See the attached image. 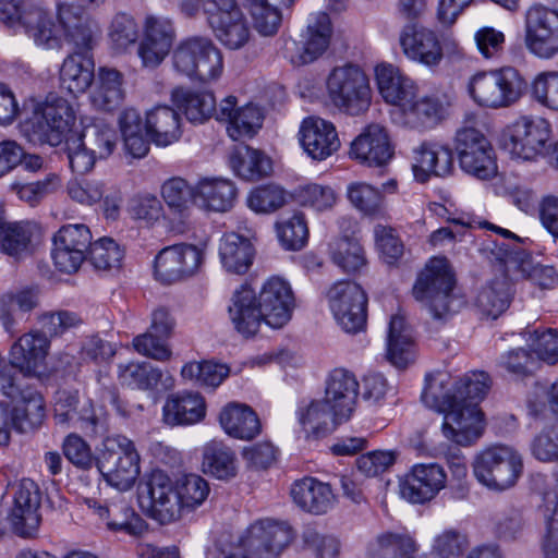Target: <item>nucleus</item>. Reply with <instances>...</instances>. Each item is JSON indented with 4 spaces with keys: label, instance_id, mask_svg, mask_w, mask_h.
I'll list each match as a JSON object with an SVG mask.
<instances>
[{
    "label": "nucleus",
    "instance_id": "1",
    "mask_svg": "<svg viewBox=\"0 0 558 558\" xmlns=\"http://www.w3.org/2000/svg\"><path fill=\"white\" fill-rule=\"evenodd\" d=\"M208 482L197 474L172 480L154 471L140 486L138 499L146 514L160 524H170L199 508L208 498Z\"/></svg>",
    "mask_w": 558,
    "mask_h": 558
},
{
    "label": "nucleus",
    "instance_id": "2",
    "mask_svg": "<svg viewBox=\"0 0 558 558\" xmlns=\"http://www.w3.org/2000/svg\"><path fill=\"white\" fill-rule=\"evenodd\" d=\"M423 402L444 413L442 435L458 446L476 442L485 429L484 414L476 403L456 400L450 391L438 393L437 385H427L422 392Z\"/></svg>",
    "mask_w": 558,
    "mask_h": 558
},
{
    "label": "nucleus",
    "instance_id": "3",
    "mask_svg": "<svg viewBox=\"0 0 558 558\" xmlns=\"http://www.w3.org/2000/svg\"><path fill=\"white\" fill-rule=\"evenodd\" d=\"M454 275L446 258H432L418 272L413 298L437 320L456 313L462 301L454 293Z\"/></svg>",
    "mask_w": 558,
    "mask_h": 558
},
{
    "label": "nucleus",
    "instance_id": "4",
    "mask_svg": "<svg viewBox=\"0 0 558 558\" xmlns=\"http://www.w3.org/2000/svg\"><path fill=\"white\" fill-rule=\"evenodd\" d=\"M526 83L512 66L480 71L468 83V93L480 107L489 109L509 108L523 96Z\"/></svg>",
    "mask_w": 558,
    "mask_h": 558
},
{
    "label": "nucleus",
    "instance_id": "5",
    "mask_svg": "<svg viewBox=\"0 0 558 558\" xmlns=\"http://www.w3.org/2000/svg\"><path fill=\"white\" fill-rule=\"evenodd\" d=\"M326 92L331 105L348 116H361L372 104L369 80L355 64L335 66L327 75Z\"/></svg>",
    "mask_w": 558,
    "mask_h": 558
},
{
    "label": "nucleus",
    "instance_id": "6",
    "mask_svg": "<svg viewBox=\"0 0 558 558\" xmlns=\"http://www.w3.org/2000/svg\"><path fill=\"white\" fill-rule=\"evenodd\" d=\"M172 64L179 74L202 83L215 82L223 72L222 52L210 38L202 36L182 40L173 50Z\"/></svg>",
    "mask_w": 558,
    "mask_h": 558
},
{
    "label": "nucleus",
    "instance_id": "7",
    "mask_svg": "<svg viewBox=\"0 0 558 558\" xmlns=\"http://www.w3.org/2000/svg\"><path fill=\"white\" fill-rule=\"evenodd\" d=\"M141 457L134 442L123 435L104 439L96 465L105 481L120 492L131 489L141 473Z\"/></svg>",
    "mask_w": 558,
    "mask_h": 558
},
{
    "label": "nucleus",
    "instance_id": "8",
    "mask_svg": "<svg viewBox=\"0 0 558 558\" xmlns=\"http://www.w3.org/2000/svg\"><path fill=\"white\" fill-rule=\"evenodd\" d=\"M294 533L286 522L263 519L251 524L222 558H278Z\"/></svg>",
    "mask_w": 558,
    "mask_h": 558
},
{
    "label": "nucleus",
    "instance_id": "9",
    "mask_svg": "<svg viewBox=\"0 0 558 558\" xmlns=\"http://www.w3.org/2000/svg\"><path fill=\"white\" fill-rule=\"evenodd\" d=\"M74 122L75 113L71 104L62 97L49 96L24 123V132L35 144L58 146L70 138L68 135Z\"/></svg>",
    "mask_w": 558,
    "mask_h": 558
},
{
    "label": "nucleus",
    "instance_id": "10",
    "mask_svg": "<svg viewBox=\"0 0 558 558\" xmlns=\"http://www.w3.org/2000/svg\"><path fill=\"white\" fill-rule=\"evenodd\" d=\"M523 471L520 453L508 446H492L476 454L473 473L486 488L504 492L515 485Z\"/></svg>",
    "mask_w": 558,
    "mask_h": 558
},
{
    "label": "nucleus",
    "instance_id": "11",
    "mask_svg": "<svg viewBox=\"0 0 558 558\" xmlns=\"http://www.w3.org/2000/svg\"><path fill=\"white\" fill-rule=\"evenodd\" d=\"M454 148L460 166L466 173L481 180H489L497 174L495 150L480 130L473 126L459 129Z\"/></svg>",
    "mask_w": 558,
    "mask_h": 558
},
{
    "label": "nucleus",
    "instance_id": "12",
    "mask_svg": "<svg viewBox=\"0 0 558 558\" xmlns=\"http://www.w3.org/2000/svg\"><path fill=\"white\" fill-rule=\"evenodd\" d=\"M205 258L204 250L189 243L163 247L154 260L155 279L163 284H172L193 277L198 272Z\"/></svg>",
    "mask_w": 558,
    "mask_h": 558
},
{
    "label": "nucleus",
    "instance_id": "13",
    "mask_svg": "<svg viewBox=\"0 0 558 558\" xmlns=\"http://www.w3.org/2000/svg\"><path fill=\"white\" fill-rule=\"evenodd\" d=\"M330 310L343 330L359 332L366 325L367 296L357 283L349 280L338 281L329 289Z\"/></svg>",
    "mask_w": 558,
    "mask_h": 558
},
{
    "label": "nucleus",
    "instance_id": "14",
    "mask_svg": "<svg viewBox=\"0 0 558 558\" xmlns=\"http://www.w3.org/2000/svg\"><path fill=\"white\" fill-rule=\"evenodd\" d=\"M525 46L541 59L558 54V11L544 5L529 9L525 17Z\"/></svg>",
    "mask_w": 558,
    "mask_h": 558
},
{
    "label": "nucleus",
    "instance_id": "15",
    "mask_svg": "<svg viewBox=\"0 0 558 558\" xmlns=\"http://www.w3.org/2000/svg\"><path fill=\"white\" fill-rule=\"evenodd\" d=\"M447 474L437 463H417L400 480V496L414 505L433 500L446 487Z\"/></svg>",
    "mask_w": 558,
    "mask_h": 558
},
{
    "label": "nucleus",
    "instance_id": "16",
    "mask_svg": "<svg viewBox=\"0 0 558 558\" xmlns=\"http://www.w3.org/2000/svg\"><path fill=\"white\" fill-rule=\"evenodd\" d=\"M13 504L7 520L14 533L23 537L33 536L40 524V493L32 480H22L13 486Z\"/></svg>",
    "mask_w": 558,
    "mask_h": 558
},
{
    "label": "nucleus",
    "instance_id": "17",
    "mask_svg": "<svg viewBox=\"0 0 558 558\" xmlns=\"http://www.w3.org/2000/svg\"><path fill=\"white\" fill-rule=\"evenodd\" d=\"M550 132V123L546 119L521 117L511 126L509 149L518 158L533 160L543 153Z\"/></svg>",
    "mask_w": 558,
    "mask_h": 558
},
{
    "label": "nucleus",
    "instance_id": "18",
    "mask_svg": "<svg viewBox=\"0 0 558 558\" xmlns=\"http://www.w3.org/2000/svg\"><path fill=\"white\" fill-rule=\"evenodd\" d=\"M175 39L173 23L162 16L149 15L144 22V37L137 54L145 68L155 69L162 63Z\"/></svg>",
    "mask_w": 558,
    "mask_h": 558
},
{
    "label": "nucleus",
    "instance_id": "19",
    "mask_svg": "<svg viewBox=\"0 0 558 558\" xmlns=\"http://www.w3.org/2000/svg\"><path fill=\"white\" fill-rule=\"evenodd\" d=\"M83 8L63 3L58 7V19L65 41L73 46V52L89 53L97 45L100 29L98 24L82 12Z\"/></svg>",
    "mask_w": 558,
    "mask_h": 558
},
{
    "label": "nucleus",
    "instance_id": "20",
    "mask_svg": "<svg viewBox=\"0 0 558 558\" xmlns=\"http://www.w3.org/2000/svg\"><path fill=\"white\" fill-rule=\"evenodd\" d=\"M53 420L63 427H77L86 435L98 433L99 420L89 400H80L77 391L61 390L56 393Z\"/></svg>",
    "mask_w": 558,
    "mask_h": 558
},
{
    "label": "nucleus",
    "instance_id": "21",
    "mask_svg": "<svg viewBox=\"0 0 558 558\" xmlns=\"http://www.w3.org/2000/svg\"><path fill=\"white\" fill-rule=\"evenodd\" d=\"M399 43L404 56L425 66H436L442 60V47L437 34L416 23H408L400 32Z\"/></svg>",
    "mask_w": 558,
    "mask_h": 558
},
{
    "label": "nucleus",
    "instance_id": "22",
    "mask_svg": "<svg viewBox=\"0 0 558 558\" xmlns=\"http://www.w3.org/2000/svg\"><path fill=\"white\" fill-rule=\"evenodd\" d=\"M257 301L265 316V324L271 328H281L290 320L294 295L290 284L282 278H269L263 284Z\"/></svg>",
    "mask_w": 558,
    "mask_h": 558
},
{
    "label": "nucleus",
    "instance_id": "23",
    "mask_svg": "<svg viewBox=\"0 0 558 558\" xmlns=\"http://www.w3.org/2000/svg\"><path fill=\"white\" fill-rule=\"evenodd\" d=\"M301 430L307 440H318L348 422L323 399L301 402L295 412Z\"/></svg>",
    "mask_w": 558,
    "mask_h": 558
},
{
    "label": "nucleus",
    "instance_id": "24",
    "mask_svg": "<svg viewBox=\"0 0 558 558\" xmlns=\"http://www.w3.org/2000/svg\"><path fill=\"white\" fill-rule=\"evenodd\" d=\"M299 135L303 149L314 160H325L340 147L335 125L318 117L304 119Z\"/></svg>",
    "mask_w": 558,
    "mask_h": 558
},
{
    "label": "nucleus",
    "instance_id": "25",
    "mask_svg": "<svg viewBox=\"0 0 558 558\" xmlns=\"http://www.w3.org/2000/svg\"><path fill=\"white\" fill-rule=\"evenodd\" d=\"M228 314L234 330L244 338L254 337L262 323H265L257 295L247 284L241 286L233 292Z\"/></svg>",
    "mask_w": 558,
    "mask_h": 558
},
{
    "label": "nucleus",
    "instance_id": "26",
    "mask_svg": "<svg viewBox=\"0 0 558 558\" xmlns=\"http://www.w3.org/2000/svg\"><path fill=\"white\" fill-rule=\"evenodd\" d=\"M263 119L259 107L248 104L239 108L234 96L222 99L217 111V120L228 122L227 132L234 141L253 137L262 128Z\"/></svg>",
    "mask_w": 558,
    "mask_h": 558
},
{
    "label": "nucleus",
    "instance_id": "27",
    "mask_svg": "<svg viewBox=\"0 0 558 558\" xmlns=\"http://www.w3.org/2000/svg\"><path fill=\"white\" fill-rule=\"evenodd\" d=\"M452 169V150L447 145L423 142L413 148L412 171L416 181L425 183L432 175L446 177Z\"/></svg>",
    "mask_w": 558,
    "mask_h": 558
},
{
    "label": "nucleus",
    "instance_id": "28",
    "mask_svg": "<svg viewBox=\"0 0 558 558\" xmlns=\"http://www.w3.org/2000/svg\"><path fill=\"white\" fill-rule=\"evenodd\" d=\"M350 157L363 165L383 166L392 157L387 130L380 124H369L352 142Z\"/></svg>",
    "mask_w": 558,
    "mask_h": 558
},
{
    "label": "nucleus",
    "instance_id": "29",
    "mask_svg": "<svg viewBox=\"0 0 558 558\" xmlns=\"http://www.w3.org/2000/svg\"><path fill=\"white\" fill-rule=\"evenodd\" d=\"M125 97L124 75L116 68L101 65L96 71L89 100L94 108L101 111L118 109Z\"/></svg>",
    "mask_w": 558,
    "mask_h": 558
},
{
    "label": "nucleus",
    "instance_id": "30",
    "mask_svg": "<svg viewBox=\"0 0 558 558\" xmlns=\"http://www.w3.org/2000/svg\"><path fill=\"white\" fill-rule=\"evenodd\" d=\"M206 416V401L198 392L182 391L168 396L162 407V421L174 426H190Z\"/></svg>",
    "mask_w": 558,
    "mask_h": 558
},
{
    "label": "nucleus",
    "instance_id": "31",
    "mask_svg": "<svg viewBox=\"0 0 558 558\" xmlns=\"http://www.w3.org/2000/svg\"><path fill=\"white\" fill-rule=\"evenodd\" d=\"M359 396V383L355 376L347 369H333L325 387L322 398L330 408L349 421L355 410Z\"/></svg>",
    "mask_w": 558,
    "mask_h": 558
},
{
    "label": "nucleus",
    "instance_id": "32",
    "mask_svg": "<svg viewBox=\"0 0 558 558\" xmlns=\"http://www.w3.org/2000/svg\"><path fill=\"white\" fill-rule=\"evenodd\" d=\"M290 495L300 509L317 515L327 513L336 504L331 486L311 476L295 481Z\"/></svg>",
    "mask_w": 558,
    "mask_h": 558
},
{
    "label": "nucleus",
    "instance_id": "33",
    "mask_svg": "<svg viewBox=\"0 0 558 558\" xmlns=\"http://www.w3.org/2000/svg\"><path fill=\"white\" fill-rule=\"evenodd\" d=\"M375 76L379 94L387 104L399 106L402 109L417 95V86L414 81L392 64H378L375 68Z\"/></svg>",
    "mask_w": 558,
    "mask_h": 558
},
{
    "label": "nucleus",
    "instance_id": "34",
    "mask_svg": "<svg viewBox=\"0 0 558 558\" xmlns=\"http://www.w3.org/2000/svg\"><path fill=\"white\" fill-rule=\"evenodd\" d=\"M332 34L329 15L317 12L311 15L302 39L298 46V54L293 62L308 64L317 60L328 48Z\"/></svg>",
    "mask_w": 558,
    "mask_h": 558
},
{
    "label": "nucleus",
    "instance_id": "35",
    "mask_svg": "<svg viewBox=\"0 0 558 558\" xmlns=\"http://www.w3.org/2000/svg\"><path fill=\"white\" fill-rule=\"evenodd\" d=\"M93 509L95 514L105 522L107 529L113 533L141 536L147 531V523L124 499L106 505L95 502Z\"/></svg>",
    "mask_w": 558,
    "mask_h": 558
},
{
    "label": "nucleus",
    "instance_id": "36",
    "mask_svg": "<svg viewBox=\"0 0 558 558\" xmlns=\"http://www.w3.org/2000/svg\"><path fill=\"white\" fill-rule=\"evenodd\" d=\"M49 344L46 333L39 330L22 335L11 347V365L24 374L36 373L48 354Z\"/></svg>",
    "mask_w": 558,
    "mask_h": 558
},
{
    "label": "nucleus",
    "instance_id": "37",
    "mask_svg": "<svg viewBox=\"0 0 558 558\" xmlns=\"http://www.w3.org/2000/svg\"><path fill=\"white\" fill-rule=\"evenodd\" d=\"M501 262L506 275L514 280L527 279L541 289H553L558 283V274L553 266L536 264L524 253L506 251Z\"/></svg>",
    "mask_w": 558,
    "mask_h": 558
},
{
    "label": "nucleus",
    "instance_id": "38",
    "mask_svg": "<svg viewBox=\"0 0 558 558\" xmlns=\"http://www.w3.org/2000/svg\"><path fill=\"white\" fill-rule=\"evenodd\" d=\"M60 86L69 94H84L93 84L95 77V61L93 54L72 52L60 68Z\"/></svg>",
    "mask_w": 558,
    "mask_h": 558
},
{
    "label": "nucleus",
    "instance_id": "39",
    "mask_svg": "<svg viewBox=\"0 0 558 558\" xmlns=\"http://www.w3.org/2000/svg\"><path fill=\"white\" fill-rule=\"evenodd\" d=\"M219 423L229 436L242 440H251L262 430L259 418L254 410L238 402H230L222 408Z\"/></svg>",
    "mask_w": 558,
    "mask_h": 558
},
{
    "label": "nucleus",
    "instance_id": "40",
    "mask_svg": "<svg viewBox=\"0 0 558 558\" xmlns=\"http://www.w3.org/2000/svg\"><path fill=\"white\" fill-rule=\"evenodd\" d=\"M219 257L226 271L244 275L253 264L255 248L247 238L230 232L220 240Z\"/></svg>",
    "mask_w": 558,
    "mask_h": 558
},
{
    "label": "nucleus",
    "instance_id": "41",
    "mask_svg": "<svg viewBox=\"0 0 558 558\" xmlns=\"http://www.w3.org/2000/svg\"><path fill=\"white\" fill-rule=\"evenodd\" d=\"M415 357V344L412 329L401 315H393L390 318L387 359L397 368L403 369Z\"/></svg>",
    "mask_w": 558,
    "mask_h": 558
},
{
    "label": "nucleus",
    "instance_id": "42",
    "mask_svg": "<svg viewBox=\"0 0 558 558\" xmlns=\"http://www.w3.org/2000/svg\"><path fill=\"white\" fill-rule=\"evenodd\" d=\"M490 377L484 372H473L465 374L463 377L452 381L436 378L428 385H437V392L442 393L450 391L456 400H462L463 403L473 402L478 405V401L483 400L490 389Z\"/></svg>",
    "mask_w": 558,
    "mask_h": 558
},
{
    "label": "nucleus",
    "instance_id": "43",
    "mask_svg": "<svg viewBox=\"0 0 558 558\" xmlns=\"http://www.w3.org/2000/svg\"><path fill=\"white\" fill-rule=\"evenodd\" d=\"M145 129L150 140L161 147L175 143L182 135L180 116L169 106H157L148 111Z\"/></svg>",
    "mask_w": 558,
    "mask_h": 558
},
{
    "label": "nucleus",
    "instance_id": "44",
    "mask_svg": "<svg viewBox=\"0 0 558 558\" xmlns=\"http://www.w3.org/2000/svg\"><path fill=\"white\" fill-rule=\"evenodd\" d=\"M39 228L29 221L9 222L0 217V251L14 258H21L32 250V243Z\"/></svg>",
    "mask_w": 558,
    "mask_h": 558
},
{
    "label": "nucleus",
    "instance_id": "45",
    "mask_svg": "<svg viewBox=\"0 0 558 558\" xmlns=\"http://www.w3.org/2000/svg\"><path fill=\"white\" fill-rule=\"evenodd\" d=\"M229 161L234 173L247 181L262 180L272 172L271 159L262 150L247 145L236 146Z\"/></svg>",
    "mask_w": 558,
    "mask_h": 558
},
{
    "label": "nucleus",
    "instance_id": "46",
    "mask_svg": "<svg viewBox=\"0 0 558 558\" xmlns=\"http://www.w3.org/2000/svg\"><path fill=\"white\" fill-rule=\"evenodd\" d=\"M172 101L192 123H204L214 114L217 117V104L213 93L177 88L172 92Z\"/></svg>",
    "mask_w": 558,
    "mask_h": 558
},
{
    "label": "nucleus",
    "instance_id": "47",
    "mask_svg": "<svg viewBox=\"0 0 558 558\" xmlns=\"http://www.w3.org/2000/svg\"><path fill=\"white\" fill-rule=\"evenodd\" d=\"M194 198L215 211L229 210L236 198L234 183L222 178H204L195 186Z\"/></svg>",
    "mask_w": 558,
    "mask_h": 558
},
{
    "label": "nucleus",
    "instance_id": "48",
    "mask_svg": "<svg viewBox=\"0 0 558 558\" xmlns=\"http://www.w3.org/2000/svg\"><path fill=\"white\" fill-rule=\"evenodd\" d=\"M417 550L409 533L384 532L368 544L366 558H416Z\"/></svg>",
    "mask_w": 558,
    "mask_h": 558
},
{
    "label": "nucleus",
    "instance_id": "49",
    "mask_svg": "<svg viewBox=\"0 0 558 558\" xmlns=\"http://www.w3.org/2000/svg\"><path fill=\"white\" fill-rule=\"evenodd\" d=\"M216 38L228 49L238 50L244 47L251 37L247 21L241 9L208 23Z\"/></svg>",
    "mask_w": 558,
    "mask_h": 558
},
{
    "label": "nucleus",
    "instance_id": "50",
    "mask_svg": "<svg viewBox=\"0 0 558 558\" xmlns=\"http://www.w3.org/2000/svg\"><path fill=\"white\" fill-rule=\"evenodd\" d=\"M83 130L78 137L82 145H85L97 158H108L117 145L116 131L100 119L83 118Z\"/></svg>",
    "mask_w": 558,
    "mask_h": 558
},
{
    "label": "nucleus",
    "instance_id": "51",
    "mask_svg": "<svg viewBox=\"0 0 558 558\" xmlns=\"http://www.w3.org/2000/svg\"><path fill=\"white\" fill-rule=\"evenodd\" d=\"M402 112L414 128L430 129L446 118L447 106L436 96L415 97L402 108Z\"/></svg>",
    "mask_w": 558,
    "mask_h": 558
},
{
    "label": "nucleus",
    "instance_id": "52",
    "mask_svg": "<svg viewBox=\"0 0 558 558\" xmlns=\"http://www.w3.org/2000/svg\"><path fill=\"white\" fill-rule=\"evenodd\" d=\"M17 405L13 410L12 424L21 433L35 429L41 425L45 418V405L41 395L33 387H25V390L15 401Z\"/></svg>",
    "mask_w": 558,
    "mask_h": 558
},
{
    "label": "nucleus",
    "instance_id": "53",
    "mask_svg": "<svg viewBox=\"0 0 558 558\" xmlns=\"http://www.w3.org/2000/svg\"><path fill=\"white\" fill-rule=\"evenodd\" d=\"M203 471L218 480H230L238 473L234 451L219 441H210L203 449Z\"/></svg>",
    "mask_w": 558,
    "mask_h": 558
},
{
    "label": "nucleus",
    "instance_id": "54",
    "mask_svg": "<svg viewBox=\"0 0 558 558\" xmlns=\"http://www.w3.org/2000/svg\"><path fill=\"white\" fill-rule=\"evenodd\" d=\"M119 379L122 385L134 389L153 390L162 383L163 373L148 362L119 365Z\"/></svg>",
    "mask_w": 558,
    "mask_h": 558
},
{
    "label": "nucleus",
    "instance_id": "55",
    "mask_svg": "<svg viewBox=\"0 0 558 558\" xmlns=\"http://www.w3.org/2000/svg\"><path fill=\"white\" fill-rule=\"evenodd\" d=\"M510 303V290L505 279H497L482 288L475 299V305L486 317L496 319Z\"/></svg>",
    "mask_w": 558,
    "mask_h": 558
},
{
    "label": "nucleus",
    "instance_id": "56",
    "mask_svg": "<svg viewBox=\"0 0 558 558\" xmlns=\"http://www.w3.org/2000/svg\"><path fill=\"white\" fill-rule=\"evenodd\" d=\"M347 196L352 206L366 216H378L384 210L383 193L365 182L350 183Z\"/></svg>",
    "mask_w": 558,
    "mask_h": 558
},
{
    "label": "nucleus",
    "instance_id": "57",
    "mask_svg": "<svg viewBox=\"0 0 558 558\" xmlns=\"http://www.w3.org/2000/svg\"><path fill=\"white\" fill-rule=\"evenodd\" d=\"M229 373L230 368L226 364L209 361L187 363L181 371L184 379L211 388L218 387L229 376Z\"/></svg>",
    "mask_w": 558,
    "mask_h": 558
},
{
    "label": "nucleus",
    "instance_id": "58",
    "mask_svg": "<svg viewBox=\"0 0 558 558\" xmlns=\"http://www.w3.org/2000/svg\"><path fill=\"white\" fill-rule=\"evenodd\" d=\"M331 255L333 263L347 272H359L367 265L364 248L356 239L338 240Z\"/></svg>",
    "mask_w": 558,
    "mask_h": 558
},
{
    "label": "nucleus",
    "instance_id": "59",
    "mask_svg": "<svg viewBox=\"0 0 558 558\" xmlns=\"http://www.w3.org/2000/svg\"><path fill=\"white\" fill-rule=\"evenodd\" d=\"M138 36L140 27L132 15L126 13L114 15L108 31L110 45L114 51H126L136 44Z\"/></svg>",
    "mask_w": 558,
    "mask_h": 558
},
{
    "label": "nucleus",
    "instance_id": "60",
    "mask_svg": "<svg viewBox=\"0 0 558 558\" xmlns=\"http://www.w3.org/2000/svg\"><path fill=\"white\" fill-rule=\"evenodd\" d=\"M124 257V250L112 239L101 238L90 244L88 259L97 270L119 269Z\"/></svg>",
    "mask_w": 558,
    "mask_h": 558
},
{
    "label": "nucleus",
    "instance_id": "61",
    "mask_svg": "<svg viewBox=\"0 0 558 558\" xmlns=\"http://www.w3.org/2000/svg\"><path fill=\"white\" fill-rule=\"evenodd\" d=\"M276 226L278 238L284 248L298 251L306 244L308 228L302 213H295L291 217L277 222Z\"/></svg>",
    "mask_w": 558,
    "mask_h": 558
},
{
    "label": "nucleus",
    "instance_id": "62",
    "mask_svg": "<svg viewBox=\"0 0 558 558\" xmlns=\"http://www.w3.org/2000/svg\"><path fill=\"white\" fill-rule=\"evenodd\" d=\"M255 29L263 36L275 35L281 24L280 11L267 0H245Z\"/></svg>",
    "mask_w": 558,
    "mask_h": 558
},
{
    "label": "nucleus",
    "instance_id": "63",
    "mask_svg": "<svg viewBox=\"0 0 558 558\" xmlns=\"http://www.w3.org/2000/svg\"><path fill=\"white\" fill-rule=\"evenodd\" d=\"M286 192L276 184H266L253 189L247 195V206L258 214L276 211L286 204Z\"/></svg>",
    "mask_w": 558,
    "mask_h": 558
},
{
    "label": "nucleus",
    "instance_id": "64",
    "mask_svg": "<svg viewBox=\"0 0 558 558\" xmlns=\"http://www.w3.org/2000/svg\"><path fill=\"white\" fill-rule=\"evenodd\" d=\"M465 547V536L457 530H446L436 535L432 547L418 554L416 558H452L462 553Z\"/></svg>",
    "mask_w": 558,
    "mask_h": 558
}]
</instances>
